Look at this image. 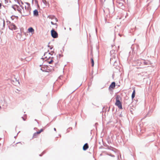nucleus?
Instances as JSON below:
<instances>
[{
  "mask_svg": "<svg viewBox=\"0 0 160 160\" xmlns=\"http://www.w3.org/2000/svg\"><path fill=\"white\" fill-rule=\"evenodd\" d=\"M42 1L44 3H45V2H46L45 0H42Z\"/></svg>",
  "mask_w": 160,
  "mask_h": 160,
  "instance_id": "obj_20",
  "label": "nucleus"
},
{
  "mask_svg": "<svg viewBox=\"0 0 160 160\" xmlns=\"http://www.w3.org/2000/svg\"><path fill=\"white\" fill-rule=\"evenodd\" d=\"M91 60L92 66L93 67L94 65V60H93L92 58Z\"/></svg>",
  "mask_w": 160,
  "mask_h": 160,
  "instance_id": "obj_14",
  "label": "nucleus"
},
{
  "mask_svg": "<svg viewBox=\"0 0 160 160\" xmlns=\"http://www.w3.org/2000/svg\"><path fill=\"white\" fill-rule=\"evenodd\" d=\"M1 108V106H0V109Z\"/></svg>",
  "mask_w": 160,
  "mask_h": 160,
  "instance_id": "obj_24",
  "label": "nucleus"
},
{
  "mask_svg": "<svg viewBox=\"0 0 160 160\" xmlns=\"http://www.w3.org/2000/svg\"><path fill=\"white\" fill-rule=\"evenodd\" d=\"M17 144H21V143L20 142L18 143H17Z\"/></svg>",
  "mask_w": 160,
  "mask_h": 160,
  "instance_id": "obj_22",
  "label": "nucleus"
},
{
  "mask_svg": "<svg viewBox=\"0 0 160 160\" xmlns=\"http://www.w3.org/2000/svg\"><path fill=\"white\" fill-rule=\"evenodd\" d=\"M21 9H19V8H18V11H19L20 12V11H21Z\"/></svg>",
  "mask_w": 160,
  "mask_h": 160,
  "instance_id": "obj_21",
  "label": "nucleus"
},
{
  "mask_svg": "<svg viewBox=\"0 0 160 160\" xmlns=\"http://www.w3.org/2000/svg\"><path fill=\"white\" fill-rule=\"evenodd\" d=\"M44 130V128L41 129L39 131L35 132L33 136V138H36L38 137V134L42 132H43Z\"/></svg>",
  "mask_w": 160,
  "mask_h": 160,
  "instance_id": "obj_4",
  "label": "nucleus"
},
{
  "mask_svg": "<svg viewBox=\"0 0 160 160\" xmlns=\"http://www.w3.org/2000/svg\"><path fill=\"white\" fill-rule=\"evenodd\" d=\"M54 130H55V131H56V128H54Z\"/></svg>",
  "mask_w": 160,
  "mask_h": 160,
  "instance_id": "obj_23",
  "label": "nucleus"
},
{
  "mask_svg": "<svg viewBox=\"0 0 160 160\" xmlns=\"http://www.w3.org/2000/svg\"><path fill=\"white\" fill-rule=\"evenodd\" d=\"M89 148L88 144L87 143H85L83 147V149L84 150H86Z\"/></svg>",
  "mask_w": 160,
  "mask_h": 160,
  "instance_id": "obj_9",
  "label": "nucleus"
},
{
  "mask_svg": "<svg viewBox=\"0 0 160 160\" xmlns=\"http://www.w3.org/2000/svg\"><path fill=\"white\" fill-rule=\"evenodd\" d=\"M51 34L52 37L54 38H57L58 37V33L54 30H51Z\"/></svg>",
  "mask_w": 160,
  "mask_h": 160,
  "instance_id": "obj_5",
  "label": "nucleus"
},
{
  "mask_svg": "<svg viewBox=\"0 0 160 160\" xmlns=\"http://www.w3.org/2000/svg\"><path fill=\"white\" fill-rule=\"evenodd\" d=\"M48 18L52 19H55V20L56 21V22H57L58 21L57 19L53 16H49L48 17Z\"/></svg>",
  "mask_w": 160,
  "mask_h": 160,
  "instance_id": "obj_10",
  "label": "nucleus"
},
{
  "mask_svg": "<svg viewBox=\"0 0 160 160\" xmlns=\"http://www.w3.org/2000/svg\"><path fill=\"white\" fill-rule=\"evenodd\" d=\"M22 9H21L20 11V13L23 16H27L28 14H29V12H28V11L25 10L24 9V6H21Z\"/></svg>",
  "mask_w": 160,
  "mask_h": 160,
  "instance_id": "obj_2",
  "label": "nucleus"
},
{
  "mask_svg": "<svg viewBox=\"0 0 160 160\" xmlns=\"http://www.w3.org/2000/svg\"><path fill=\"white\" fill-rule=\"evenodd\" d=\"M118 2V3H119V4H120V6H122V5H123V3H121L120 2V1H118V2Z\"/></svg>",
  "mask_w": 160,
  "mask_h": 160,
  "instance_id": "obj_15",
  "label": "nucleus"
},
{
  "mask_svg": "<svg viewBox=\"0 0 160 160\" xmlns=\"http://www.w3.org/2000/svg\"><path fill=\"white\" fill-rule=\"evenodd\" d=\"M52 62H53L52 60H51L50 61H49V63L50 64L52 63Z\"/></svg>",
  "mask_w": 160,
  "mask_h": 160,
  "instance_id": "obj_18",
  "label": "nucleus"
},
{
  "mask_svg": "<svg viewBox=\"0 0 160 160\" xmlns=\"http://www.w3.org/2000/svg\"><path fill=\"white\" fill-rule=\"evenodd\" d=\"M9 28L10 29L12 30H15L17 29V27L15 26V25L13 23L11 24L9 26Z\"/></svg>",
  "mask_w": 160,
  "mask_h": 160,
  "instance_id": "obj_6",
  "label": "nucleus"
},
{
  "mask_svg": "<svg viewBox=\"0 0 160 160\" xmlns=\"http://www.w3.org/2000/svg\"><path fill=\"white\" fill-rule=\"evenodd\" d=\"M121 100V98H120V96L118 95H117L116 98V102L115 103V105L117 106L119 108L122 109V103L120 101Z\"/></svg>",
  "mask_w": 160,
  "mask_h": 160,
  "instance_id": "obj_1",
  "label": "nucleus"
},
{
  "mask_svg": "<svg viewBox=\"0 0 160 160\" xmlns=\"http://www.w3.org/2000/svg\"><path fill=\"white\" fill-rule=\"evenodd\" d=\"M51 23L52 25H54L56 24L55 23H54V22L52 21L51 22Z\"/></svg>",
  "mask_w": 160,
  "mask_h": 160,
  "instance_id": "obj_17",
  "label": "nucleus"
},
{
  "mask_svg": "<svg viewBox=\"0 0 160 160\" xmlns=\"http://www.w3.org/2000/svg\"><path fill=\"white\" fill-rule=\"evenodd\" d=\"M47 53H46V54H44V57H43V58H47V57L46 56V55H47Z\"/></svg>",
  "mask_w": 160,
  "mask_h": 160,
  "instance_id": "obj_16",
  "label": "nucleus"
},
{
  "mask_svg": "<svg viewBox=\"0 0 160 160\" xmlns=\"http://www.w3.org/2000/svg\"><path fill=\"white\" fill-rule=\"evenodd\" d=\"M12 17H11V18H12Z\"/></svg>",
  "mask_w": 160,
  "mask_h": 160,
  "instance_id": "obj_25",
  "label": "nucleus"
},
{
  "mask_svg": "<svg viewBox=\"0 0 160 160\" xmlns=\"http://www.w3.org/2000/svg\"><path fill=\"white\" fill-rule=\"evenodd\" d=\"M2 23V28H4L5 26V21L4 19L2 20L1 21V22Z\"/></svg>",
  "mask_w": 160,
  "mask_h": 160,
  "instance_id": "obj_13",
  "label": "nucleus"
},
{
  "mask_svg": "<svg viewBox=\"0 0 160 160\" xmlns=\"http://www.w3.org/2000/svg\"><path fill=\"white\" fill-rule=\"evenodd\" d=\"M33 14L34 16H37L38 15V12L37 10H35L33 11Z\"/></svg>",
  "mask_w": 160,
  "mask_h": 160,
  "instance_id": "obj_11",
  "label": "nucleus"
},
{
  "mask_svg": "<svg viewBox=\"0 0 160 160\" xmlns=\"http://www.w3.org/2000/svg\"><path fill=\"white\" fill-rule=\"evenodd\" d=\"M28 31L29 33H31L32 34L34 33V30L32 27H30L28 28Z\"/></svg>",
  "mask_w": 160,
  "mask_h": 160,
  "instance_id": "obj_7",
  "label": "nucleus"
},
{
  "mask_svg": "<svg viewBox=\"0 0 160 160\" xmlns=\"http://www.w3.org/2000/svg\"><path fill=\"white\" fill-rule=\"evenodd\" d=\"M24 7V8H25V10L27 11L28 12H29L30 13L31 10V8L30 4L27 2L26 3Z\"/></svg>",
  "mask_w": 160,
  "mask_h": 160,
  "instance_id": "obj_3",
  "label": "nucleus"
},
{
  "mask_svg": "<svg viewBox=\"0 0 160 160\" xmlns=\"http://www.w3.org/2000/svg\"><path fill=\"white\" fill-rule=\"evenodd\" d=\"M135 94V89H134V90L133 91V92H132V99H133V98H134Z\"/></svg>",
  "mask_w": 160,
  "mask_h": 160,
  "instance_id": "obj_12",
  "label": "nucleus"
},
{
  "mask_svg": "<svg viewBox=\"0 0 160 160\" xmlns=\"http://www.w3.org/2000/svg\"><path fill=\"white\" fill-rule=\"evenodd\" d=\"M22 119L24 120V121H25L26 120V118H24L23 117H22Z\"/></svg>",
  "mask_w": 160,
  "mask_h": 160,
  "instance_id": "obj_19",
  "label": "nucleus"
},
{
  "mask_svg": "<svg viewBox=\"0 0 160 160\" xmlns=\"http://www.w3.org/2000/svg\"><path fill=\"white\" fill-rule=\"evenodd\" d=\"M115 87V83L114 82H113L110 85L109 87L110 89H114Z\"/></svg>",
  "mask_w": 160,
  "mask_h": 160,
  "instance_id": "obj_8",
  "label": "nucleus"
}]
</instances>
